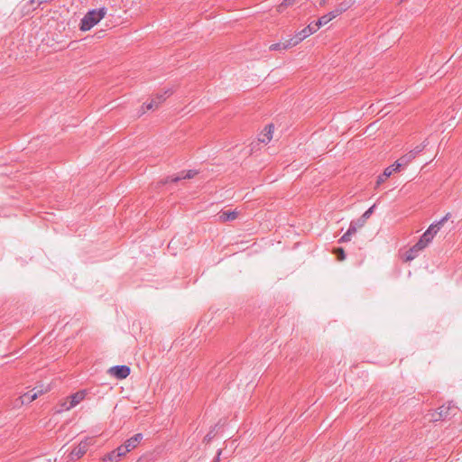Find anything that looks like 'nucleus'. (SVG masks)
Segmentation results:
<instances>
[{"instance_id":"a211bd4d","label":"nucleus","mask_w":462,"mask_h":462,"mask_svg":"<svg viewBox=\"0 0 462 462\" xmlns=\"http://www.w3.org/2000/svg\"><path fill=\"white\" fill-rule=\"evenodd\" d=\"M419 251L415 249V246H411L404 254V261L410 262L417 257Z\"/></svg>"},{"instance_id":"9b49d317","label":"nucleus","mask_w":462,"mask_h":462,"mask_svg":"<svg viewBox=\"0 0 462 462\" xmlns=\"http://www.w3.org/2000/svg\"><path fill=\"white\" fill-rule=\"evenodd\" d=\"M401 168H397V162H395L393 165L387 167L383 172L377 177L376 186H380L383 183L394 171H400Z\"/></svg>"},{"instance_id":"f8f14e48","label":"nucleus","mask_w":462,"mask_h":462,"mask_svg":"<svg viewBox=\"0 0 462 462\" xmlns=\"http://www.w3.org/2000/svg\"><path fill=\"white\" fill-rule=\"evenodd\" d=\"M87 395L86 390L79 391L70 396L68 397V400H69V408H74L76 405H78L81 401L85 399Z\"/></svg>"},{"instance_id":"423d86ee","label":"nucleus","mask_w":462,"mask_h":462,"mask_svg":"<svg viewBox=\"0 0 462 462\" xmlns=\"http://www.w3.org/2000/svg\"><path fill=\"white\" fill-rule=\"evenodd\" d=\"M451 214L447 213L437 223L431 224L429 228L424 232L422 236L425 241H429L430 243L433 239L434 236L440 229V227L444 225L446 221L450 217Z\"/></svg>"},{"instance_id":"20e7f679","label":"nucleus","mask_w":462,"mask_h":462,"mask_svg":"<svg viewBox=\"0 0 462 462\" xmlns=\"http://www.w3.org/2000/svg\"><path fill=\"white\" fill-rule=\"evenodd\" d=\"M427 146L426 142L417 145L413 150L410 151L406 154L402 155L397 162V168H402L408 165L413 159L416 158Z\"/></svg>"},{"instance_id":"7c9ffc66","label":"nucleus","mask_w":462,"mask_h":462,"mask_svg":"<svg viewBox=\"0 0 462 462\" xmlns=\"http://www.w3.org/2000/svg\"><path fill=\"white\" fill-rule=\"evenodd\" d=\"M389 462H399L398 460L391 459Z\"/></svg>"},{"instance_id":"f3484780","label":"nucleus","mask_w":462,"mask_h":462,"mask_svg":"<svg viewBox=\"0 0 462 462\" xmlns=\"http://www.w3.org/2000/svg\"><path fill=\"white\" fill-rule=\"evenodd\" d=\"M237 217V212L236 211H222L220 212L219 218L223 221L235 220Z\"/></svg>"},{"instance_id":"f257e3e1","label":"nucleus","mask_w":462,"mask_h":462,"mask_svg":"<svg viewBox=\"0 0 462 462\" xmlns=\"http://www.w3.org/2000/svg\"><path fill=\"white\" fill-rule=\"evenodd\" d=\"M458 411V407L456 406L452 402H448L447 404H444L439 407L436 411H430L427 414L430 421H439L449 420L454 417Z\"/></svg>"},{"instance_id":"0eeeda50","label":"nucleus","mask_w":462,"mask_h":462,"mask_svg":"<svg viewBox=\"0 0 462 462\" xmlns=\"http://www.w3.org/2000/svg\"><path fill=\"white\" fill-rule=\"evenodd\" d=\"M91 444V439H86L79 443L77 447H75L70 454L69 457L72 460L79 459L82 457L86 452L88 451V447Z\"/></svg>"},{"instance_id":"ddd939ff","label":"nucleus","mask_w":462,"mask_h":462,"mask_svg":"<svg viewBox=\"0 0 462 462\" xmlns=\"http://www.w3.org/2000/svg\"><path fill=\"white\" fill-rule=\"evenodd\" d=\"M293 46H296V43L294 42V38H291L289 40H286L283 42H277V43H273V44L270 45L269 50L270 51H282V50H287Z\"/></svg>"},{"instance_id":"b1692460","label":"nucleus","mask_w":462,"mask_h":462,"mask_svg":"<svg viewBox=\"0 0 462 462\" xmlns=\"http://www.w3.org/2000/svg\"><path fill=\"white\" fill-rule=\"evenodd\" d=\"M333 253L337 255L338 261H343L346 258L345 251L342 247L335 248Z\"/></svg>"},{"instance_id":"c756f323","label":"nucleus","mask_w":462,"mask_h":462,"mask_svg":"<svg viewBox=\"0 0 462 462\" xmlns=\"http://www.w3.org/2000/svg\"><path fill=\"white\" fill-rule=\"evenodd\" d=\"M327 4V0H320L319 5L324 6Z\"/></svg>"},{"instance_id":"7ed1b4c3","label":"nucleus","mask_w":462,"mask_h":462,"mask_svg":"<svg viewBox=\"0 0 462 462\" xmlns=\"http://www.w3.org/2000/svg\"><path fill=\"white\" fill-rule=\"evenodd\" d=\"M351 6V4L348 1H343L341 2L334 10L328 13L327 14L321 16L319 18V23H321V25H325L328 23H329L334 18L337 17L344 12H346L349 7Z\"/></svg>"},{"instance_id":"a878e982","label":"nucleus","mask_w":462,"mask_h":462,"mask_svg":"<svg viewBox=\"0 0 462 462\" xmlns=\"http://www.w3.org/2000/svg\"><path fill=\"white\" fill-rule=\"evenodd\" d=\"M69 400H68V398L66 400H64L62 402H60V408L59 409V412L60 411H69L71 408H69Z\"/></svg>"},{"instance_id":"aec40b11","label":"nucleus","mask_w":462,"mask_h":462,"mask_svg":"<svg viewBox=\"0 0 462 462\" xmlns=\"http://www.w3.org/2000/svg\"><path fill=\"white\" fill-rule=\"evenodd\" d=\"M355 234V228H348L347 231L340 237V243H346L350 241L351 236Z\"/></svg>"},{"instance_id":"412c9836","label":"nucleus","mask_w":462,"mask_h":462,"mask_svg":"<svg viewBox=\"0 0 462 462\" xmlns=\"http://www.w3.org/2000/svg\"><path fill=\"white\" fill-rule=\"evenodd\" d=\"M120 458V457L116 456V450H113L110 453L106 454L103 459L105 461L108 460L110 462H118Z\"/></svg>"},{"instance_id":"393cba45","label":"nucleus","mask_w":462,"mask_h":462,"mask_svg":"<svg viewBox=\"0 0 462 462\" xmlns=\"http://www.w3.org/2000/svg\"><path fill=\"white\" fill-rule=\"evenodd\" d=\"M375 208V205H373L370 207L362 216L361 217L365 219V221L371 217V215L374 212V208Z\"/></svg>"},{"instance_id":"9d476101","label":"nucleus","mask_w":462,"mask_h":462,"mask_svg":"<svg viewBox=\"0 0 462 462\" xmlns=\"http://www.w3.org/2000/svg\"><path fill=\"white\" fill-rule=\"evenodd\" d=\"M171 95V91L167 90L163 94H158L155 97H153L151 102L146 104V109L152 110L159 107V106L165 100V96Z\"/></svg>"},{"instance_id":"6e6552de","label":"nucleus","mask_w":462,"mask_h":462,"mask_svg":"<svg viewBox=\"0 0 462 462\" xmlns=\"http://www.w3.org/2000/svg\"><path fill=\"white\" fill-rule=\"evenodd\" d=\"M49 389L45 388L43 389L42 386L38 389V387H35L32 391H29L23 394L20 399L22 404H29L32 401H34L39 395L42 394L43 393H46Z\"/></svg>"},{"instance_id":"6ab92c4d","label":"nucleus","mask_w":462,"mask_h":462,"mask_svg":"<svg viewBox=\"0 0 462 462\" xmlns=\"http://www.w3.org/2000/svg\"><path fill=\"white\" fill-rule=\"evenodd\" d=\"M365 220L363 219L361 217L356 220H353L351 221L350 225H349V227L348 228H352L354 227L355 228V234L356 233L357 229L364 226V225L365 224Z\"/></svg>"},{"instance_id":"2eb2a0df","label":"nucleus","mask_w":462,"mask_h":462,"mask_svg":"<svg viewBox=\"0 0 462 462\" xmlns=\"http://www.w3.org/2000/svg\"><path fill=\"white\" fill-rule=\"evenodd\" d=\"M143 436L142 433H136L132 438L128 439L125 442V444L127 447V448H129V451L135 448L138 446V444L143 440Z\"/></svg>"},{"instance_id":"1a4fd4ad","label":"nucleus","mask_w":462,"mask_h":462,"mask_svg":"<svg viewBox=\"0 0 462 462\" xmlns=\"http://www.w3.org/2000/svg\"><path fill=\"white\" fill-rule=\"evenodd\" d=\"M130 367L127 365H115L109 369V373L117 379H125L130 374Z\"/></svg>"},{"instance_id":"5701e85b","label":"nucleus","mask_w":462,"mask_h":462,"mask_svg":"<svg viewBox=\"0 0 462 462\" xmlns=\"http://www.w3.org/2000/svg\"><path fill=\"white\" fill-rule=\"evenodd\" d=\"M430 244L429 241H425L424 237L421 236L420 240L414 245L415 249H417L419 252L423 250L428 245Z\"/></svg>"},{"instance_id":"4be33fe9","label":"nucleus","mask_w":462,"mask_h":462,"mask_svg":"<svg viewBox=\"0 0 462 462\" xmlns=\"http://www.w3.org/2000/svg\"><path fill=\"white\" fill-rule=\"evenodd\" d=\"M115 450L116 452V456L120 457L125 456L128 452H130L129 448H127V447L125 446V443L123 445L119 446Z\"/></svg>"},{"instance_id":"4468645a","label":"nucleus","mask_w":462,"mask_h":462,"mask_svg":"<svg viewBox=\"0 0 462 462\" xmlns=\"http://www.w3.org/2000/svg\"><path fill=\"white\" fill-rule=\"evenodd\" d=\"M195 174H196V171H189L186 173L184 171H182L175 177H168L165 180L164 183L178 182L180 180L191 179L195 176Z\"/></svg>"},{"instance_id":"c85d7f7f","label":"nucleus","mask_w":462,"mask_h":462,"mask_svg":"<svg viewBox=\"0 0 462 462\" xmlns=\"http://www.w3.org/2000/svg\"><path fill=\"white\" fill-rule=\"evenodd\" d=\"M220 455H221V450H218V452H217V457L215 458L214 462H218V461H219V457H220Z\"/></svg>"},{"instance_id":"bb28decb","label":"nucleus","mask_w":462,"mask_h":462,"mask_svg":"<svg viewBox=\"0 0 462 462\" xmlns=\"http://www.w3.org/2000/svg\"><path fill=\"white\" fill-rule=\"evenodd\" d=\"M294 2L295 0H283L279 8L282 9L283 6H289L292 5Z\"/></svg>"},{"instance_id":"cd10ccee","label":"nucleus","mask_w":462,"mask_h":462,"mask_svg":"<svg viewBox=\"0 0 462 462\" xmlns=\"http://www.w3.org/2000/svg\"><path fill=\"white\" fill-rule=\"evenodd\" d=\"M211 434H212V431H210L209 433H208L206 435V437H205V440L206 441H210L211 440V439H212V435Z\"/></svg>"},{"instance_id":"39448f33","label":"nucleus","mask_w":462,"mask_h":462,"mask_svg":"<svg viewBox=\"0 0 462 462\" xmlns=\"http://www.w3.org/2000/svg\"><path fill=\"white\" fill-rule=\"evenodd\" d=\"M321 26H322L321 23H319V20H318L315 23H310L307 27H305L304 29L296 33V35L293 37L294 42L296 43V45L299 44L300 42H302L307 37H309L311 34H313L314 32H316Z\"/></svg>"},{"instance_id":"dca6fc26","label":"nucleus","mask_w":462,"mask_h":462,"mask_svg":"<svg viewBox=\"0 0 462 462\" xmlns=\"http://www.w3.org/2000/svg\"><path fill=\"white\" fill-rule=\"evenodd\" d=\"M273 125H267L264 129V133L260 134L259 141L263 143H268L273 138Z\"/></svg>"},{"instance_id":"f03ea898","label":"nucleus","mask_w":462,"mask_h":462,"mask_svg":"<svg viewBox=\"0 0 462 462\" xmlns=\"http://www.w3.org/2000/svg\"><path fill=\"white\" fill-rule=\"evenodd\" d=\"M106 14V9L105 7L88 11L81 19L79 29L84 32L90 30L99 23Z\"/></svg>"}]
</instances>
